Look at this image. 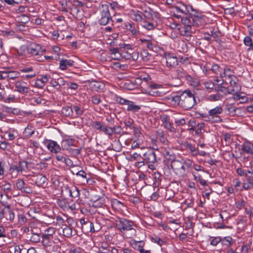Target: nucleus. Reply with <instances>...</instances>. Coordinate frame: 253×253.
Returning <instances> with one entry per match:
<instances>
[{
    "label": "nucleus",
    "mask_w": 253,
    "mask_h": 253,
    "mask_svg": "<svg viewBox=\"0 0 253 253\" xmlns=\"http://www.w3.org/2000/svg\"><path fill=\"white\" fill-rule=\"evenodd\" d=\"M197 104L195 95L189 90H185L182 92V101L180 106L188 110L192 108Z\"/></svg>",
    "instance_id": "obj_1"
},
{
    "label": "nucleus",
    "mask_w": 253,
    "mask_h": 253,
    "mask_svg": "<svg viewBox=\"0 0 253 253\" xmlns=\"http://www.w3.org/2000/svg\"><path fill=\"white\" fill-rule=\"evenodd\" d=\"M98 11L100 14L98 23L100 25L105 26L111 23L113 25V21L110 15L108 4H104L99 5Z\"/></svg>",
    "instance_id": "obj_2"
},
{
    "label": "nucleus",
    "mask_w": 253,
    "mask_h": 253,
    "mask_svg": "<svg viewBox=\"0 0 253 253\" xmlns=\"http://www.w3.org/2000/svg\"><path fill=\"white\" fill-rule=\"evenodd\" d=\"M116 225L118 230L122 232L123 231L131 230L134 223L133 221L126 218H119L116 220Z\"/></svg>",
    "instance_id": "obj_3"
},
{
    "label": "nucleus",
    "mask_w": 253,
    "mask_h": 253,
    "mask_svg": "<svg viewBox=\"0 0 253 253\" xmlns=\"http://www.w3.org/2000/svg\"><path fill=\"white\" fill-rule=\"evenodd\" d=\"M21 48L26 49L27 53L32 55H41L45 51V49H42L40 44L35 43H31L28 46H23Z\"/></svg>",
    "instance_id": "obj_4"
},
{
    "label": "nucleus",
    "mask_w": 253,
    "mask_h": 253,
    "mask_svg": "<svg viewBox=\"0 0 253 253\" xmlns=\"http://www.w3.org/2000/svg\"><path fill=\"white\" fill-rule=\"evenodd\" d=\"M222 108L220 106H216L209 111V113H210V116L211 117V118L212 120V123H217L222 122V119L219 116V114L222 113Z\"/></svg>",
    "instance_id": "obj_5"
},
{
    "label": "nucleus",
    "mask_w": 253,
    "mask_h": 253,
    "mask_svg": "<svg viewBox=\"0 0 253 253\" xmlns=\"http://www.w3.org/2000/svg\"><path fill=\"white\" fill-rule=\"evenodd\" d=\"M148 87L150 88L149 94L153 96H161L163 94V92L157 89L162 88V85L155 83L150 82L148 83Z\"/></svg>",
    "instance_id": "obj_6"
},
{
    "label": "nucleus",
    "mask_w": 253,
    "mask_h": 253,
    "mask_svg": "<svg viewBox=\"0 0 253 253\" xmlns=\"http://www.w3.org/2000/svg\"><path fill=\"white\" fill-rule=\"evenodd\" d=\"M143 160L148 163H154L156 162V156L152 149L148 150L143 154Z\"/></svg>",
    "instance_id": "obj_7"
},
{
    "label": "nucleus",
    "mask_w": 253,
    "mask_h": 253,
    "mask_svg": "<svg viewBox=\"0 0 253 253\" xmlns=\"http://www.w3.org/2000/svg\"><path fill=\"white\" fill-rule=\"evenodd\" d=\"M148 39H140V41L143 44V47H146L150 50L154 51L157 48L156 44L154 41L152 40L151 37L148 36Z\"/></svg>",
    "instance_id": "obj_8"
},
{
    "label": "nucleus",
    "mask_w": 253,
    "mask_h": 253,
    "mask_svg": "<svg viewBox=\"0 0 253 253\" xmlns=\"http://www.w3.org/2000/svg\"><path fill=\"white\" fill-rule=\"evenodd\" d=\"M164 156L167 161L171 162V167L173 168L174 163L177 160H175V155L171 149H165L163 152Z\"/></svg>",
    "instance_id": "obj_9"
},
{
    "label": "nucleus",
    "mask_w": 253,
    "mask_h": 253,
    "mask_svg": "<svg viewBox=\"0 0 253 253\" xmlns=\"http://www.w3.org/2000/svg\"><path fill=\"white\" fill-rule=\"evenodd\" d=\"M181 22L184 26H197L199 25L197 20L191 16L181 18Z\"/></svg>",
    "instance_id": "obj_10"
},
{
    "label": "nucleus",
    "mask_w": 253,
    "mask_h": 253,
    "mask_svg": "<svg viewBox=\"0 0 253 253\" xmlns=\"http://www.w3.org/2000/svg\"><path fill=\"white\" fill-rule=\"evenodd\" d=\"M47 178L42 174H39L33 176L32 181L39 187L42 186L46 182Z\"/></svg>",
    "instance_id": "obj_11"
},
{
    "label": "nucleus",
    "mask_w": 253,
    "mask_h": 253,
    "mask_svg": "<svg viewBox=\"0 0 253 253\" xmlns=\"http://www.w3.org/2000/svg\"><path fill=\"white\" fill-rule=\"evenodd\" d=\"M48 149L52 153H58L61 150L60 146L56 141L53 140H48L47 144Z\"/></svg>",
    "instance_id": "obj_12"
},
{
    "label": "nucleus",
    "mask_w": 253,
    "mask_h": 253,
    "mask_svg": "<svg viewBox=\"0 0 253 253\" xmlns=\"http://www.w3.org/2000/svg\"><path fill=\"white\" fill-rule=\"evenodd\" d=\"M42 245L46 248L51 247L53 244L57 243L55 241V240H56V239L54 237H49L45 236V235H42Z\"/></svg>",
    "instance_id": "obj_13"
},
{
    "label": "nucleus",
    "mask_w": 253,
    "mask_h": 253,
    "mask_svg": "<svg viewBox=\"0 0 253 253\" xmlns=\"http://www.w3.org/2000/svg\"><path fill=\"white\" fill-rule=\"evenodd\" d=\"M110 53L112 55L111 58L114 60H120L121 59L124 53L120 52L119 48L113 47L109 49Z\"/></svg>",
    "instance_id": "obj_14"
},
{
    "label": "nucleus",
    "mask_w": 253,
    "mask_h": 253,
    "mask_svg": "<svg viewBox=\"0 0 253 253\" xmlns=\"http://www.w3.org/2000/svg\"><path fill=\"white\" fill-rule=\"evenodd\" d=\"M192 27V26H184L181 28L180 30L181 35L186 37L191 38V35L195 32V29L193 28Z\"/></svg>",
    "instance_id": "obj_15"
},
{
    "label": "nucleus",
    "mask_w": 253,
    "mask_h": 253,
    "mask_svg": "<svg viewBox=\"0 0 253 253\" xmlns=\"http://www.w3.org/2000/svg\"><path fill=\"white\" fill-rule=\"evenodd\" d=\"M74 61L72 60L62 59L59 60V68L62 70H66L73 66Z\"/></svg>",
    "instance_id": "obj_16"
},
{
    "label": "nucleus",
    "mask_w": 253,
    "mask_h": 253,
    "mask_svg": "<svg viewBox=\"0 0 253 253\" xmlns=\"http://www.w3.org/2000/svg\"><path fill=\"white\" fill-rule=\"evenodd\" d=\"M241 150L247 154H251L253 157V144L250 142H245L242 145Z\"/></svg>",
    "instance_id": "obj_17"
},
{
    "label": "nucleus",
    "mask_w": 253,
    "mask_h": 253,
    "mask_svg": "<svg viewBox=\"0 0 253 253\" xmlns=\"http://www.w3.org/2000/svg\"><path fill=\"white\" fill-rule=\"evenodd\" d=\"M166 63L168 66L173 67L177 64V58L170 53L166 56Z\"/></svg>",
    "instance_id": "obj_18"
},
{
    "label": "nucleus",
    "mask_w": 253,
    "mask_h": 253,
    "mask_svg": "<svg viewBox=\"0 0 253 253\" xmlns=\"http://www.w3.org/2000/svg\"><path fill=\"white\" fill-rule=\"evenodd\" d=\"M125 26L126 30L129 31L132 35L136 36L139 33V31L134 23L127 22L125 24Z\"/></svg>",
    "instance_id": "obj_19"
},
{
    "label": "nucleus",
    "mask_w": 253,
    "mask_h": 253,
    "mask_svg": "<svg viewBox=\"0 0 253 253\" xmlns=\"http://www.w3.org/2000/svg\"><path fill=\"white\" fill-rule=\"evenodd\" d=\"M61 112L64 116L73 118V108L72 106H67L63 107Z\"/></svg>",
    "instance_id": "obj_20"
},
{
    "label": "nucleus",
    "mask_w": 253,
    "mask_h": 253,
    "mask_svg": "<svg viewBox=\"0 0 253 253\" xmlns=\"http://www.w3.org/2000/svg\"><path fill=\"white\" fill-rule=\"evenodd\" d=\"M228 76L231 79L230 81V85L232 88L236 89V91H238L240 89V87L239 86V84H238V78L235 76L232 75H228Z\"/></svg>",
    "instance_id": "obj_21"
},
{
    "label": "nucleus",
    "mask_w": 253,
    "mask_h": 253,
    "mask_svg": "<svg viewBox=\"0 0 253 253\" xmlns=\"http://www.w3.org/2000/svg\"><path fill=\"white\" fill-rule=\"evenodd\" d=\"M161 119L164 127L170 131H172L173 127L172 126L171 124L169 121L168 116L164 115L163 117H161Z\"/></svg>",
    "instance_id": "obj_22"
},
{
    "label": "nucleus",
    "mask_w": 253,
    "mask_h": 253,
    "mask_svg": "<svg viewBox=\"0 0 253 253\" xmlns=\"http://www.w3.org/2000/svg\"><path fill=\"white\" fill-rule=\"evenodd\" d=\"M63 235L69 238L72 236V228L66 224H63L62 226Z\"/></svg>",
    "instance_id": "obj_23"
},
{
    "label": "nucleus",
    "mask_w": 253,
    "mask_h": 253,
    "mask_svg": "<svg viewBox=\"0 0 253 253\" xmlns=\"http://www.w3.org/2000/svg\"><path fill=\"white\" fill-rule=\"evenodd\" d=\"M245 176L247 177V182L244 183L243 187L245 190H249L253 188V178L248 176L247 173L245 174Z\"/></svg>",
    "instance_id": "obj_24"
},
{
    "label": "nucleus",
    "mask_w": 253,
    "mask_h": 253,
    "mask_svg": "<svg viewBox=\"0 0 253 253\" xmlns=\"http://www.w3.org/2000/svg\"><path fill=\"white\" fill-rule=\"evenodd\" d=\"M131 245L134 250L140 251L141 249L143 248L145 245V243L143 241H137L135 240H133L131 243Z\"/></svg>",
    "instance_id": "obj_25"
},
{
    "label": "nucleus",
    "mask_w": 253,
    "mask_h": 253,
    "mask_svg": "<svg viewBox=\"0 0 253 253\" xmlns=\"http://www.w3.org/2000/svg\"><path fill=\"white\" fill-rule=\"evenodd\" d=\"M75 140L74 139H68L63 140L61 143V146L64 150H68L70 146L74 145Z\"/></svg>",
    "instance_id": "obj_26"
},
{
    "label": "nucleus",
    "mask_w": 253,
    "mask_h": 253,
    "mask_svg": "<svg viewBox=\"0 0 253 253\" xmlns=\"http://www.w3.org/2000/svg\"><path fill=\"white\" fill-rule=\"evenodd\" d=\"M15 85V87L17 88V90L20 93L25 94L29 92V88L26 86H22L20 82H16Z\"/></svg>",
    "instance_id": "obj_27"
},
{
    "label": "nucleus",
    "mask_w": 253,
    "mask_h": 253,
    "mask_svg": "<svg viewBox=\"0 0 253 253\" xmlns=\"http://www.w3.org/2000/svg\"><path fill=\"white\" fill-rule=\"evenodd\" d=\"M7 208V214H6L5 218L6 220H9L10 222H13L14 219L15 215L13 211L11 210V206L10 205H6Z\"/></svg>",
    "instance_id": "obj_28"
},
{
    "label": "nucleus",
    "mask_w": 253,
    "mask_h": 253,
    "mask_svg": "<svg viewBox=\"0 0 253 253\" xmlns=\"http://www.w3.org/2000/svg\"><path fill=\"white\" fill-rule=\"evenodd\" d=\"M111 247L106 243L103 242L98 249V253H110Z\"/></svg>",
    "instance_id": "obj_29"
},
{
    "label": "nucleus",
    "mask_w": 253,
    "mask_h": 253,
    "mask_svg": "<svg viewBox=\"0 0 253 253\" xmlns=\"http://www.w3.org/2000/svg\"><path fill=\"white\" fill-rule=\"evenodd\" d=\"M74 112H73V118H77L78 117L81 116L84 113V110L80 106L78 105H74L72 107Z\"/></svg>",
    "instance_id": "obj_30"
},
{
    "label": "nucleus",
    "mask_w": 253,
    "mask_h": 253,
    "mask_svg": "<svg viewBox=\"0 0 253 253\" xmlns=\"http://www.w3.org/2000/svg\"><path fill=\"white\" fill-rule=\"evenodd\" d=\"M221 244L223 246H226V247H230L234 242V240L232 237L227 236L225 237L223 239L221 238Z\"/></svg>",
    "instance_id": "obj_31"
},
{
    "label": "nucleus",
    "mask_w": 253,
    "mask_h": 253,
    "mask_svg": "<svg viewBox=\"0 0 253 253\" xmlns=\"http://www.w3.org/2000/svg\"><path fill=\"white\" fill-rule=\"evenodd\" d=\"M92 207L95 208H101L104 205V199L103 198H98L96 200H92Z\"/></svg>",
    "instance_id": "obj_32"
},
{
    "label": "nucleus",
    "mask_w": 253,
    "mask_h": 253,
    "mask_svg": "<svg viewBox=\"0 0 253 253\" xmlns=\"http://www.w3.org/2000/svg\"><path fill=\"white\" fill-rule=\"evenodd\" d=\"M127 105V110L133 112H137L140 109V106L134 104L132 101H129Z\"/></svg>",
    "instance_id": "obj_33"
},
{
    "label": "nucleus",
    "mask_w": 253,
    "mask_h": 253,
    "mask_svg": "<svg viewBox=\"0 0 253 253\" xmlns=\"http://www.w3.org/2000/svg\"><path fill=\"white\" fill-rule=\"evenodd\" d=\"M187 149H189L193 156H197L198 154V150L195 146L192 145L189 142H187L185 145Z\"/></svg>",
    "instance_id": "obj_34"
},
{
    "label": "nucleus",
    "mask_w": 253,
    "mask_h": 253,
    "mask_svg": "<svg viewBox=\"0 0 253 253\" xmlns=\"http://www.w3.org/2000/svg\"><path fill=\"white\" fill-rule=\"evenodd\" d=\"M238 109V108L234 106L233 104L227 105L226 107V110L228 111L229 115L231 116L236 115V112Z\"/></svg>",
    "instance_id": "obj_35"
},
{
    "label": "nucleus",
    "mask_w": 253,
    "mask_h": 253,
    "mask_svg": "<svg viewBox=\"0 0 253 253\" xmlns=\"http://www.w3.org/2000/svg\"><path fill=\"white\" fill-rule=\"evenodd\" d=\"M223 84V80H222V82L220 83L219 84H216L214 88V90L219 93V92H221L224 94V95H226V89L227 87L222 86V84Z\"/></svg>",
    "instance_id": "obj_36"
},
{
    "label": "nucleus",
    "mask_w": 253,
    "mask_h": 253,
    "mask_svg": "<svg viewBox=\"0 0 253 253\" xmlns=\"http://www.w3.org/2000/svg\"><path fill=\"white\" fill-rule=\"evenodd\" d=\"M77 176L86 182H88V180L89 179V178L87 177L86 173L84 170L78 171V172H77Z\"/></svg>",
    "instance_id": "obj_37"
},
{
    "label": "nucleus",
    "mask_w": 253,
    "mask_h": 253,
    "mask_svg": "<svg viewBox=\"0 0 253 253\" xmlns=\"http://www.w3.org/2000/svg\"><path fill=\"white\" fill-rule=\"evenodd\" d=\"M244 42L246 45L249 46L248 50H253V43L252 39L250 36H246L244 38Z\"/></svg>",
    "instance_id": "obj_38"
},
{
    "label": "nucleus",
    "mask_w": 253,
    "mask_h": 253,
    "mask_svg": "<svg viewBox=\"0 0 253 253\" xmlns=\"http://www.w3.org/2000/svg\"><path fill=\"white\" fill-rule=\"evenodd\" d=\"M18 166V172H22L23 171H25V167H27V164H25V161L23 160H20L19 161L18 163L17 164Z\"/></svg>",
    "instance_id": "obj_39"
},
{
    "label": "nucleus",
    "mask_w": 253,
    "mask_h": 253,
    "mask_svg": "<svg viewBox=\"0 0 253 253\" xmlns=\"http://www.w3.org/2000/svg\"><path fill=\"white\" fill-rule=\"evenodd\" d=\"M55 232V228L53 227H49L46 229L44 233L42 234V235H45L49 237H54L53 234Z\"/></svg>",
    "instance_id": "obj_40"
},
{
    "label": "nucleus",
    "mask_w": 253,
    "mask_h": 253,
    "mask_svg": "<svg viewBox=\"0 0 253 253\" xmlns=\"http://www.w3.org/2000/svg\"><path fill=\"white\" fill-rule=\"evenodd\" d=\"M7 73L6 76H8V78L9 79L13 80L15 78H18L20 75V73L18 72L15 71H6Z\"/></svg>",
    "instance_id": "obj_41"
},
{
    "label": "nucleus",
    "mask_w": 253,
    "mask_h": 253,
    "mask_svg": "<svg viewBox=\"0 0 253 253\" xmlns=\"http://www.w3.org/2000/svg\"><path fill=\"white\" fill-rule=\"evenodd\" d=\"M108 136L112 135V127L103 125L101 130Z\"/></svg>",
    "instance_id": "obj_42"
},
{
    "label": "nucleus",
    "mask_w": 253,
    "mask_h": 253,
    "mask_svg": "<svg viewBox=\"0 0 253 253\" xmlns=\"http://www.w3.org/2000/svg\"><path fill=\"white\" fill-rule=\"evenodd\" d=\"M238 91H236L235 94H234L233 98L234 99L237 100H242L240 102L241 103H245L247 101V98L244 96H242L240 94L237 93Z\"/></svg>",
    "instance_id": "obj_43"
},
{
    "label": "nucleus",
    "mask_w": 253,
    "mask_h": 253,
    "mask_svg": "<svg viewBox=\"0 0 253 253\" xmlns=\"http://www.w3.org/2000/svg\"><path fill=\"white\" fill-rule=\"evenodd\" d=\"M73 5V2L71 0H69L68 1H65V6L62 7L63 9L62 11L65 12H68L69 9H71V5Z\"/></svg>",
    "instance_id": "obj_44"
},
{
    "label": "nucleus",
    "mask_w": 253,
    "mask_h": 253,
    "mask_svg": "<svg viewBox=\"0 0 253 253\" xmlns=\"http://www.w3.org/2000/svg\"><path fill=\"white\" fill-rule=\"evenodd\" d=\"M124 123L126 129L127 128L132 129L135 126V125H134V121L132 119L125 120Z\"/></svg>",
    "instance_id": "obj_45"
},
{
    "label": "nucleus",
    "mask_w": 253,
    "mask_h": 253,
    "mask_svg": "<svg viewBox=\"0 0 253 253\" xmlns=\"http://www.w3.org/2000/svg\"><path fill=\"white\" fill-rule=\"evenodd\" d=\"M32 236L30 238V241L34 243H38L40 241V236L38 233H34L33 230H31Z\"/></svg>",
    "instance_id": "obj_46"
},
{
    "label": "nucleus",
    "mask_w": 253,
    "mask_h": 253,
    "mask_svg": "<svg viewBox=\"0 0 253 253\" xmlns=\"http://www.w3.org/2000/svg\"><path fill=\"white\" fill-rule=\"evenodd\" d=\"M25 185V182L21 179H18L15 183L16 188L21 191H22Z\"/></svg>",
    "instance_id": "obj_47"
},
{
    "label": "nucleus",
    "mask_w": 253,
    "mask_h": 253,
    "mask_svg": "<svg viewBox=\"0 0 253 253\" xmlns=\"http://www.w3.org/2000/svg\"><path fill=\"white\" fill-rule=\"evenodd\" d=\"M142 27L147 29V30H152L154 29L155 25L153 23L150 22L145 21L142 24Z\"/></svg>",
    "instance_id": "obj_48"
},
{
    "label": "nucleus",
    "mask_w": 253,
    "mask_h": 253,
    "mask_svg": "<svg viewBox=\"0 0 253 253\" xmlns=\"http://www.w3.org/2000/svg\"><path fill=\"white\" fill-rule=\"evenodd\" d=\"M172 101H174L179 106H180V103H181V102L182 101V93L173 96L172 97Z\"/></svg>",
    "instance_id": "obj_49"
},
{
    "label": "nucleus",
    "mask_w": 253,
    "mask_h": 253,
    "mask_svg": "<svg viewBox=\"0 0 253 253\" xmlns=\"http://www.w3.org/2000/svg\"><path fill=\"white\" fill-rule=\"evenodd\" d=\"M176 73L177 75L181 78H185L187 73L184 71V70L181 68H178L176 70Z\"/></svg>",
    "instance_id": "obj_50"
},
{
    "label": "nucleus",
    "mask_w": 253,
    "mask_h": 253,
    "mask_svg": "<svg viewBox=\"0 0 253 253\" xmlns=\"http://www.w3.org/2000/svg\"><path fill=\"white\" fill-rule=\"evenodd\" d=\"M103 125L99 121H94L92 122L91 126L92 127L95 128L97 130H101Z\"/></svg>",
    "instance_id": "obj_51"
},
{
    "label": "nucleus",
    "mask_w": 253,
    "mask_h": 253,
    "mask_svg": "<svg viewBox=\"0 0 253 253\" xmlns=\"http://www.w3.org/2000/svg\"><path fill=\"white\" fill-rule=\"evenodd\" d=\"M151 9H149V11L145 10L143 13V16L146 20H150L153 19V15L151 12Z\"/></svg>",
    "instance_id": "obj_52"
},
{
    "label": "nucleus",
    "mask_w": 253,
    "mask_h": 253,
    "mask_svg": "<svg viewBox=\"0 0 253 253\" xmlns=\"http://www.w3.org/2000/svg\"><path fill=\"white\" fill-rule=\"evenodd\" d=\"M122 127L120 126H115L112 127V134L113 133L116 134H120L122 131Z\"/></svg>",
    "instance_id": "obj_53"
},
{
    "label": "nucleus",
    "mask_w": 253,
    "mask_h": 253,
    "mask_svg": "<svg viewBox=\"0 0 253 253\" xmlns=\"http://www.w3.org/2000/svg\"><path fill=\"white\" fill-rule=\"evenodd\" d=\"M5 167L8 168L5 162H0V175H4Z\"/></svg>",
    "instance_id": "obj_54"
},
{
    "label": "nucleus",
    "mask_w": 253,
    "mask_h": 253,
    "mask_svg": "<svg viewBox=\"0 0 253 253\" xmlns=\"http://www.w3.org/2000/svg\"><path fill=\"white\" fill-rule=\"evenodd\" d=\"M116 101L121 105H124V104L127 105L129 101V100L125 99L124 98H123L120 96H117L116 97Z\"/></svg>",
    "instance_id": "obj_55"
},
{
    "label": "nucleus",
    "mask_w": 253,
    "mask_h": 253,
    "mask_svg": "<svg viewBox=\"0 0 253 253\" xmlns=\"http://www.w3.org/2000/svg\"><path fill=\"white\" fill-rule=\"evenodd\" d=\"M68 88H70L73 90H76L79 87V85L74 83L68 82L66 83Z\"/></svg>",
    "instance_id": "obj_56"
},
{
    "label": "nucleus",
    "mask_w": 253,
    "mask_h": 253,
    "mask_svg": "<svg viewBox=\"0 0 253 253\" xmlns=\"http://www.w3.org/2000/svg\"><path fill=\"white\" fill-rule=\"evenodd\" d=\"M152 239L154 242L157 243L160 246L167 244V242L166 241H164L159 237H156L155 238H152Z\"/></svg>",
    "instance_id": "obj_57"
},
{
    "label": "nucleus",
    "mask_w": 253,
    "mask_h": 253,
    "mask_svg": "<svg viewBox=\"0 0 253 253\" xmlns=\"http://www.w3.org/2000/svg\"><path fill=\"white\" fill-rule=\"evenodd\" d=\"M221 241V238L219 236L213 238L211 242V245L215 246H216Z\"/></svg>",
    "instance_id": "obj_58"
},
{
    "label": "nucleus",
    "mask_w": 253,
    "mask_h": 253,
    "mask_svg": "<svg viewBox=\"0 0 253 253\" xmlns=\"http://www.w3.org/2000/svg\"><path fill=\"white\" fill-rule=\"evenodd\" d=\"M66 157H67L66 155H63L61 153L57 154L55 156V159L59 162H63L65 161Z\"/></svg>",
    "instance_id": "obj_59"
},
{
    "label": "nucleus",
    "mask_w": 253,
    "mask_h": 253,
    "mask_svg": "<svg viewBox=\"0 0 253 253\" xmlns=\"http://www.w3.org/2000/svg\"><path fill=\"white\" fill-rule=\"evenodd\" d=\"M27 221V218L26 216L22 214L18 215V222L20 224L23 225Z\"/></svg>",
    "instance_id": "obj_60"
},
{
    "label": "nucleus",
    "mask_w": 253,
    "mask_h": 253,
    "mask_svg": "<svg viewBox=\"0 0 253 253\" xmlns=\"http://www.w3.org/2000/svg\"><path fill=\"white\" fill-rule=\"evenodd\" d=\"M54 83H56V85L53 84V86H55L57 85H64L66 84V82H65L63 78H61L57 80V81H54Z\"/></svg>",
    "instance_id": "obj_61"
},
{
    "label": "nucleus",
    "mask_w": 253,
    "mask_h": 253,
    "mask_svg": "<svg viewBox=\"0 0 253 253\" xmlns=\"http://www.w3.org/2000/svg\"><path fill=\"white\" fill-rule=\"evenodd\" d=\"M220 67L217 64H214L211 66V70L215 74H218L220 71Z\"/></svg>",
    "instance_id": "obj_62"
},
{
    "label": "nucleus",
    "mask_w": 253,
    "mask_h": 253,
    "mask_svg": "<svg viewBox=\"0 0 253 253\" xmlns=\"http://www.w3.org/2000/svg\"><path fill=\"white\" fill-rule=\"evenodd\" d=\"M15 170L18 172V166L17 164H11L8 169L10 173H12Z\"/></svg>",
    "instance_id": "obj_63"
},
{
    "label": "nucleus",
    "mask_w": 253,
    "mask_h": 253,
    "mask_svg": "<svg viewBox=\"0 0 253 253\" xmlns=\"http://www.w3.org/2000/svg\"><path fill=\"white\" fill-rule=\"evenodd\" d=\"M91 101L93 104L97 105L100 102V98L97 95H94L92 97Z\"/></svg>",
    "instance_id": "obj_64"
}]
</instances>
